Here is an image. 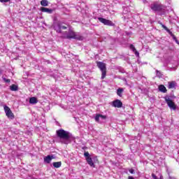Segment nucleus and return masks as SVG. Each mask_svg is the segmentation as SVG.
I'll return each instance as SVG.
<instances>
[{
  "instance_id": "26",
  "label": "nucleus",
  "mask_w": 179,
  "mask_h": 179,
  "mask_svg": "<svg viewBox=\"0 0 179 179\" xmlns=\"http://www.w3.org/2000/svg\"><path fill=\"white\" fill-rule=\"evenodd\" d=\"M157 73V76H160L161 73L160 71H159L158 70L156 71Z\"/></svg>"
},
{
  "instance_id": "25",
  "label": "nucleus",
  "mask_w": 179,
  "mask_h": 179,
  "mask_svg": "<svg viewBox=\"0 0 179 179\" xmlns=\"http://www.w3.org/2000/svg\"><path fill=\"white\" fill-rule=\"evenodd\" d=\"M129 173H131V174H134V173H135V171L134 169H129Z\"/></svg>"
},
{
  "instance_id": "12",
  "label": "nucleus",
  "mask_w": 179,
  "mask_h": 179,
  "mask_svg": "<svg viewBox=\"0 0 179 179\" xmlns=\"http://www.w3.org/2000/svg\"><path fill=\"white\" fill-rule=\"evenodd\" d=\"M100 118L101 120H106L107 116L98 114L95 116V121H96V122H100Z\"/></svg>"
},
{
  "instance_id": "23",
  "label": "nucleus",
  "mask_w": 179,
  "mask_h": 179,
  "mask_svg": "<svg viewBox=\"0 0 179 179\" xmlns=\"http://www.w3.org/2000/svg\"><path fill=\"white\" fill-rule=\"evenodd\" d=\"M3 80H4V82L6 83H10V79H6V78H2Z\"/></svg>"
},
{
  "instance_id": "3",
  "label": "nucleus",
  "mask_w": 179,
  "mask_h": 179,
  "mask_svg": "<svg viewBox=\"0 0 179 179\" xmlns=\"http://www.w3.org/2000/svg\"><path fill=\"white\" fill-rule=\"evenodd\" d=\"M96 66L100 69L101 72V79H104L107 75V68L106 63H103L101 62H96Z\"/></svg>"
},
{
  "instance_id": "4",
  "label": "nucleus",
  "mask_w": 179,
  "mask_h": 179,
  "mask_svg": "<svg viewBox=\"0 0 179 179\" xmlns=\"http://www.w3.org/2000/svg\"><path fill=\"white\" fill-rule=\"evenodd\" d=\"M54 29L57 31V33H60L63 36L64 33H65V32L62 31L66 30V29H68V27H66V25H65V24H64L62 22H58L56 24H55Z\"/></svg>"
},
{
  "instance_id": "1",
  "label": "nucleus",
  "mask_w": 179,
  "mask_h": 179,
  "mask_svg": "<svg viewBox=\"0 0 179 179\" xmlns=\"http://www.w3.org/2000/svg\"><path fill=\"white\" fill-rule=\"evenodd\" d=\"M57 138H59V142L63 145H69L71 142L72 134L67 131L62 129L56 131Z\"/></svg>"
},
{
  "instance_id": "16",
  "label": "nucleus",
  "mask_w": 179,
  "mask_h": 179,
  "mask_svg": "<svg viewBox=\"0 0 179 179\" xmlns=\"http://www.w3.org/2000/svg\"><path fill=\"white\" fill-rule=\"evenodd\" d=\"M159 90L162 93H167V89H166V87H164L163 85L159 86Z\"/></svg>"
},
{
  "instance_id": "22",
  "label": "nucleus",
  "mask_w": 179,
  "mask_h": 179,
  "mask_svg": "<svg viewBox=\"0 0 179 179\" xmlns=\"http://www.w3.org/2000/svg\"><path fill=\"white\" fill-rule=\"evenodd\" d=\"M130 48L133 51H136V52H135L136 55H139V52L138 51H136V49L135 48V46H134V45H131Z\"/></svg>"
},
{
  "instance_id": "14",
  "label": "nucleus",
  "mask_w": 179,
  "mask_h": 179,
  "mask_svg": "<svg viewBox=\"0 0 179 179\" xmlns=\"http://www.w3.org/2000/svg\"><path fill=\"white\" fill-rule=\"evenodd\" d=\"M38 103V101L37 100V98L33 96L29 99V103L30 104H37Z\"/></svg>"
},
{
  "instance_id": "27",
  "label": "nucleus",
  "mask_w": 179,
  "mask_h": 179,
  "mask_svg": "<svg viewBox=\"0 0 179 179\" xmlns=\"http://www.w3.org/2000/svg\"><path fill=\"white\" fill-rule=\"evenodd\" d=\"M159 24H160V26H162V27L163 28V26H166L164 24H163V23H162V22H158Z\"/></svg>"
},
{
  "instance_id": "20",
  "label": "nucleus",
  "mask_w": 179,
  "mask_h": 179,
  "mask_svg": "<svg viewBox=\"0 0 179 179\" xmlns=\"http://www.w3.org/2000/svg\"><path fill=\"white\" fill-rule=\"evenodd\" d=\"M53 166L55 169H59V167H61L62 163L61 162H53Z\"/></svg>"
},
{
  "instance_id": "15",
  "label": "nucleus",
  "mask_w": 179,
  "mask_h": 179,
  "mask_svg": "<svg viewBox=\"0 0 179 179\" xmlns=\"http://www.w3.org/2000/svg\"><path fill=\"white\" fill-rule=\"evenodd\" d=\"M176 83H175V81L169 82L168 87H169V89H174L176 87Z\"/></svg>"
},
{
  "instance_id": "8",
  "label": "nucleus",
  "mask_w": 179,
  "mask_h": 179,
  "mask_svg": "<svg viewBox=\"0 0 179 179\" xmlns=\"http://www.w3.org/2000/svg\"><path fill=\"white\" fill-rule=\"evenodd\" d=\"M98 20L101 22V23H103V24H105V26H114L113 22L110 20L103 17H98Z\"/></svg>"
},
{
  "instance_id": "9",
  "label": "nucleus",
  "mask_w": 179,
  "mask_h": 179,
  "mask_svg": "<svg viewBox=\"0 0 179 179\" xmlns=\"http://www.w3.org/2000/svg\"><path fill=\"white\" fill-rule=\"evenodd\" d=\"M84 156L88 164L90 165L91 167H94V163H93V159H92V157H90V154H89L87 152H85L84 153Z\"/></svg>"
},
{
  "instance_id": "7",
  "label": "nucleus",
  "mask_w": 179,
  "mask_h": 179,
  "mask_svg": "<svg viewBox=\"0 0 179 179\" xmlns=\"http://www.w3.org/2000/svg\"><path fill=\"white\" fill-rule=\"evenodd\" d=\"M150 8L154 12H160L163 9V6L157 3H153L150 5Z\"/></svg>"
},
{
  "instance_id": "19",
  "label": "nucleus",
  "mask_w": 179,
  "mask_h": 179,
  "mask_svg": "<svg viewBox=\"0 0 179 179\" xmlns=\"http://www.w3.org/2000/svg\"><path fill=\"white\" fill-rule=\"evenodd\" d=\"M163 29H164V30H166V31H167V33H169V34H170V36H171V37H175L173 32H171V31H170V29H169V28H167V27L163 26Z\"/></svg>"
},
{
  "instance_id": "24",
  "label": "nucleus",
  "mask_w": 179,
  "mask_h": 179,
  "mask_svg": "<svg viewBox=\"0 0 179 179\" xmlns=\"http://www.w3.org/2000/svg\"><path fill=\"white\" fill-rule=\"evenodd\" d=\"M10 0H0V2L6 3L7 2H9Z\"/></svg>"
},
{
  "instance_id": "6",
  "label": "nucleus",
  "mask_w": 179,
  "mask_h": 179,
  "mask_svg": "<svg viewBox=\"0 0 179 179\" xmlns=\"http://www.w3.org/2000/svg\"><path fill=\"white\" fill-rule=\"evenodd\" d=\"M4 111L8 118H10V120H13V118H15V115H13V113H12L10 107L4 106Z\"/></svg>"
},
{
  "instance_id": "5",
  "label": "nucleus",
  "mask_w": 179,
  "mask_h": 179,
  "mask_svg": "<svg viewBox=\"0 0 179 179\" xmlns=\"http://www.w3.org/2000/svg\"><path fill=\"white\" fill-rule=\"evenodd\" d=\"M164 100L168 107H169L171 110H177V105H176V103L173 101V100L171 99V98H170V96H165Z\"/></svg>"
},
{
  "instance_id": "28",
  "label": "nucleus",
  "mask_w": 179,
  "mask_h": 179,
  "mask_svg": "<svg viewBox=\"0 0 179 179\" xmlns=\"http://www.w3.org/2000/svg\"><path fill=\"white\" fill-rule=\"evenodd\" d=\"M0 73H2V71L0 70Z\"/></svg>"
},
{
  "instance_id": "10",
  "label": "nucleus",
  "mask_w": 179,
  "mask_h": 179,
  "mask_svg": "<svg viewBox=\"0 0 179 179\" xmlns=\"http://www.w3.org/2000/svg\"><path fill=\"white\" fill-rule=\"evenodd\" d=\"M113 106L116 107L117 108H121V107H122V102L119 99H116L113 101Z\"/></svg>"
},
{
  "instance_id": "17",
  "label": "nucleus",
  "mask_w": 179,
  "mask_h": 179,
  "mask_svg": "<svg viewBox=\"0 0 179 179\" xmlns=\"http://www.w3.org/2000/svg\"><path fill=\"white\" fill-rule=\"evenodd\" d=\"M10 90H11V92H17L18 90V87L17 85L13 84L11 86H10Z\"/></svg>"
},
{
  "instance_id": "11",
  "label": "nucleus",
  "mask_w": 179,
  "mask_h": 179,
  "mask_svg": "<svg viewBox=\"0 0 179 179\" xmlns=\"http://www.w3.org/2000/svg\"><path fill=\"white\" fill-rule=\"evenodd\" d=\"M52 159H55L54 155H48L47 157H44V162H45V163L50 164V163H51V160H52Z\"/></svg>"
},
{
  "instance_id": "13",
  "label": "nucleus",
  "mask_w": 179,
  "mask_h": 179,
  "mask_svg": "<svg viewBox=\"0 0 179 179\" xmlns=\"http://www.w3.org/2000/svg\"><path fill=\"white\" fill-rule=\"evenodd\" d=\"M41 12H45L46 13H52V9L51 8H48L45 7H42L41 8Z\"/></svg>"
},
{
  "instance_id": "2",
  "label": "nucleus",
  "mask_w": 179,
  "mask_h": 179,
  "mask_svg": "<svg viewBox=\"0 0 179 179\" xmlns=\"http://www.w3.org/2000/svg\"><path fill=\"white\" fill-rule=\"evenodd\" d=\"M63 38H67L68 40H78L79 41H82L83 40V36L80 35L78 32H75L72 29H69L68 31H65L62 35Z\"/></svg>"
},
{
  "instance_id": "18",
  "label": "nucleus",
  "mask_w": 179,
  "mask_h": 179,
  "mask_svg": "<svg viewBox=\"0 0 179 179\" xmlns=\"http://www.w3.org/2000/svg\"><path fill=\"white\" fill-rule=\"evenodd\" d=\"M124 92V89L122 88H118L117 90V94L120 97H122V93Z\"/></svg>"
},
{
  "instance_id": "21",
  "label": "nucleus",
  "mask_w": 179,
  "mask_h": 179,
  "mask_svg": "<svg viewBox=\"0 0 179 179\" xmlns=\"http://www.w3.org/2000/svg\"><path fill=\"white\" fill-rule=\"evenodd\" d=\"M41 5L42 6H48V1H47V0H42L41 1Z\"/></svg>"
}]
</instances>
